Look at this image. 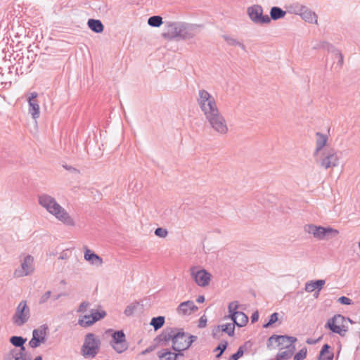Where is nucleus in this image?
I'll return each instance as SVG.
<instances>
[{
    "instance_id": "nucleus-1",
    "label": "nucleus",
    "mask_w": 360,
    "mask_h": 360,
    "mask_svg": "<svg viewBox=\"0 0 360 360\" xmlns=\"http://www.w3.org/2000/svg\"><path fill=\"white\" fill-rule=\"evenodd\" d=\"M197 103L211 128L219 135H226L229 127L225 117L220 112L214 98L206 90L198 91Z\"/></svg>"
},
{
    "instance_id": "nucleus-2",
    "label": "nucleus",
    "mask_w": 360,
    "mask_h": 360,
    "mask_svg": "<svg viewBox=\"0 0 360 360\" xmlns=\"http://www.w3.org/2000/svg\"><path fill=\"white\" fill-rule=\"evenodd\" d=\"M39 203L41 206L51 214L56 217L57 219L67 226H75L74 219L70 216L67 211L62 207L52 196L43 194L39 196Z\"/></svg>"
},
{
    "instance_id": "nucleus-3",
    "label": "nucleus",
    "mask_w": 360,
    "mask_h": 360,
    "mask_svg": "<svg viewBox=\"0 0 360 360\" xmlns=\"http://www.w3.org/2000/svg\"><path fill=\"white\" fill-rule=\"evenodd\" d=\"M315 162L319 167L328 169L339 165L340 156L338 152L333 148H325L319 155H313Z\"/></svg>"
},
{
    "instance_id": "nucleus-4",
    "label": "nucleus",
    "mask_w": 360,
    "mask_h": 360,
    "mask_svg": "<svg viewBox=\"0 0 360 360\" xmlns=\"http://www.w3.org/2000/svg\"><path fill=\"white\" fill-rule=\"evenodd\" d=\"M101 341L96 335L89 333L85 335L81 353L85 358H94L98 353Z\"/></svg>"
},
{
    "instance_id": "nucleus-5",
    "label": "nucleus",
    "mask_w": 360,
    "mask_h": 360,
    "mask_svg": "<svg viewBox=\"0 0 360 360\" xmlns=\"http://www.w3.org/2000/svg\"><path fill=\"white\" fill-rule=\"evenodd\" d=\"M197 339V336L184 332V328H176V330L173 335L172 349H189Z\"/></svg>"
},
{
    "instance_id": "nucleus-6",
    "label": "nucleus",
    "mask_w": 360,
    "mask_h": 360,
    "mask_svg": "<svg viewBox=\"0 0 360 360\" xmlns=\"http://www.w3.org/2000/svg\"><path fill=\"white\" fill-rule=\"evenodd\" d=\"M305 232L312 234L318 240L329 239L338 235L339 231L331 227H323L314 224H307L304 227Z\"/></svg>"
},
{
    "instance_id": "nucleus-7",
    "label": "nucleus",
    "mask_w": 360,
    "mask_h": 360,
    "mask_svg": "<svg viewBox=\"0 0 360 360\" xmlns=\"http://www.w3.org/2000/svg\"><path fill=\"white\" fill-rule=\"evenodd\" d=\"M30 317V310L27 301L22 300L18 305L15 312L12 317L13 322L17 326H21L27 323Z\"/></svg>"
},
{
    "instance_id": "nucleus-8",
    "label": "nucleus",
    "mask_w": 360,
    "mask_h": 360,
    "mask_svg": "<svg viewBox=\"0 0 360 360\" xmlns=\"http://www.w3.org/2000/svg\"><path fill=\"white\" fill-rule=\"evenodd\" d=\"M345 320V317L344 316L336 314L333 318L328 320L325 327L330 330L333 333L344 337L347 331V328L342 325Z\"/></svg>"
},
{
    "instance_id": "nucleus-9",
    "label": "nucleus",
    "mask_w": 360,
    "mask_h": 360,
    "mask_svg": "<svg viewBox=\"0 0 360 360\" xmlns=\"http://www.w3.org/2000/svg\"><path fill=\"white\" fill-rule=\"evenodd\" d=\"M248 14L255 24H269L271 18L268 15H263V8L260 5H253L248 8Z\"/></svg>"
},
{
    "instance_id": "nucleus-10",
    "label": "nucleus",
    "mask_w": 360,
    "mask_h": 360,
    "mask_svg": "<svg viewBox=\"0 0 360 360\" xmlns=\"http://www.w3.org/2000/svg\"><path fill=\"white\" fill-rule=\"evenodd\" d=\"M110 345L117 353H122L127 349L128 344L123 330H116L112 334Z\"/></svg>"
},
{
    "instance_id": "nucleus-11",
    "label": "nucleus",
    "mask_w": 360,
    "mask_h": 360,
    "mask_svg": "<svg viewBox=\"0 0 360 360\" xmlns=\"http://www.w3.org/2000/svg\"><path fill=\"white\" fill-rule=\"evenodd\" d=\"M190 271L191 275L197 285L205 287L210 284L212 275L207 270L204 269L198 270L196 266H192Z\"/></svg>"
},
{
    "instance_id": "nucleus-12",
    "label": "nucleus",
    "mask_w": 360,
    "mask_h": 360,
    "mask_svg": "<svg viewBox=\"0 0 360 360\" xmlns=\"http://www.w3.org/2000/svg\"><path fill=\"white\" fill-rule=\"evenodd\" d=\"M21 269H16L14 271V276L16 278L31 275L34 271V257L27 255L21 262Z\"/></svg>"
},
{
    "instance_id": "nucleus-13",
    "label": "nucleus",
    "mask_w": 360,
    "mask_h": 360,
    "mask_svg": "<svg viewBox=\"0 0 360 360\" xmlns=\"http://www.w3.org/2000/svg\"><path fill=\"white\" fill-rule=\"evenodd\" d=\"M202 27V25L181 22L178 39L187 40L193 38L197 34V29Z\"/></svg>"
},
{
    "instance_id": "nucleus-14",
    "label": "nucleus",
    "mask_w": 360,
    "mask_h": 360,
    "mask_svg": "<svg viewBox=\"0 0 360 360\" xmlns=\"http://www.w3.org/2000/svg\"><path fill=\"white\" fill-rule=\"evenodd\" d=\"M180 25L181 22H167L165 23V32L162 34V37L164 39L169 40L178 39Z\"/></svg>"
},
{
    "instance_id": "nucleus-15",
    "label": "nucleus",
    "mask_w": 360,
    "mask_h": 360,
    "mask_svg": "<svg viewBox=\"0 0 360 360\" xmlns=\"http://www.w3.org/2000/svg\"><path fill=\"white\" fill-rule=\"evenodd\" d=\"M176 330V328L167 327L162 330L160 334L156 336L153 341L158 346L160 345H167V343L171 340L172 341L173 335Z\"/></svg>"
},
{
    "instance_id": "nucleus-16",
    "label": "nucleus",
    "mask_w": 360,
    "mask_h": 360,
    "mask_svg": "<svg viewBox=\"0 0 360 360\" xmlns=\"http://www.w3.org/2000/svg\"><path fill=\"white\" fill-rule=\"evenodd\" d=\"M283 340H287L289 343L290 342H295L297 339L295 337L293 336H289L288 335H272L269 338L266 342V347L268 349L271 350L273 349H275V347L274 346V343L275 342L276 344L277 347L281 346V341H283Z\"/></svg>"
},
{
    "instance_id": "nucleus-17",
    "label": "nucleus",
    "mask_w": 360,
    "mask_h": 360,
    "mask_svg": "<svg viewBox=\"0 0 360 360\" xmlns=\"http://www.w3.org/2000/svg\"><path fill=\"white\" fill-rule=\"evenodd\" d=\"M106 312L103 310L98 311V310H94L92 309L91 311V319L87 321H84L81 319L78 320V324L82 327H89L94 324L96 321H100L101 319H103L105 317Z\"/></svg>"
},
{
    "instance_id": "nucleus-18",
    "label": "nucleus",
    "mask_w": 360,
    "mask_h": 360,
    "mask_svg": "<svg viewBox=\"0 0 360 360\" xmlns=\"http://www.w3.org/2000/svg\"><path fill=\"white\" fill-rule=\"evenodd\" d=\"M37 96L38 94L37 92H32L27 98L29 103V112L32 115L33 119L38 118L40 115L39 105L36 100Z\"/></svg>"
},
{
    "instance_id": "nucleus-19",
    "label": "nucleus",
    "mask_w": 360,
    "mask_h": 360,
    "mask_svg": "<svg viewBox=\"0 0 360 360\" xmlns=\"http://www.w3.org/2000/svg\"><path fill=\"white\" fill-rule=\"evenodd\" d=\"M198 309V307L191 300H188L180 303L178 306L176 311L177 313L182 315H188L191 312L195 311Z\"/></svg>"
},
{
    "instance_id": "nucleus-20",
    "label": "nucleus",
    "mask_w": 360,
    "mask_h": 360,
    "mask_svg": "<svg viewBox=\"0 0 360 360\" xmlns=\"http://www.w3.org/2000/svg\"><path fill=\"white\" fill-rule=\"evenodd\" d=\"M316 149L313 153V155H319L321 151L324 150L325 146H326L328 137L326 134H323L321 132L316 133Z\"/></svg>"
},
{
    "instance_id": "nucleus-21",
    "label": "nucleus",
    "mask_w": 360,
    "mask_h": 360,
    "mask_svg": "<svg viewBox=\"0 0 360 360\" xmlns=\"http://www.w3.org/2000/svg\"><path fill=\"white\" fill-rule=\"evenodd\" d=\"M300 11V15L304 21L309 23H317V15L314 12L304 6H301Z\"/></svg>"
},
{
    "instance_id": "nucleus-22",
    "label": "nucleus",
    "mask_w": 360,
    "mask_h": 360,
    "mask_svg": "<svg viewBox=\"0 0 360 360\" xmlns=\"http://www.w3.org/2000/svg\"><path fill=\"white\" fill-rule=\"evenodd\" d=\"M84 249L85 260L89 262L91 264H95L97 266H100L103 264V259L100 256L88 249L86 246L84 247Z\"/></svg>"
},
{
    "instance_id": "nucleus-23",
    "label": "nucleus",
    "mask_w": 360,
    "mask_h": 360,
    "mask_svg": "<svg viewBox=\"0 0 360 360\" xmlns=\"http://www.w3.org/2000/svg\"><path fill=\"white\" fill-rule=\"evenodd\" d=\"M295 342H290L288 345H285V351L279 352L276 354V358L278 360H287L292 357L295 350V346L294 345Z\"/></svg>"
},
{
    "instance_id": "nucleus-24",
    "label": "nucleus",
    "mask_w": 360,
    "mask_h": 360,
    "mask_svg": "<svg viewBox=\"0 0 360 360\" xmlns=\"http://www.w3.org/2000/svg\"><path fill=\"white\" fill-rule=\"evenodd\" d=\"M325 283V280L322 279L311 281L309 282L306 283L305 290L307 292H311L316 289L318 292H319L323 288Z\"/></svg>"
},
{
    "instance_id": "nucleus-25",
    "label": "nucleus",
    "mask_w": 360,
    "mask_h": 360,
    "mask_svg": "<svg viewBox=\"0 0 360 360\" xmlns=\"http://www.w3.org/2000/svg\"><path fill=\"white\" fill-rule=\"evenodd\" d=\"M87 25L89 29L95 33L99 34L103 32L104 26L100 20L89 19Z\"/></svg>"
},
{
    "instance_id": "nucleus-26",
    "label": "nucleus",
    "mask_w": 360,
    "mask_h": 360,
    "mask_svg": "<svg viewBox=\"0 0 360 360\" xmlns=\"http://www.w3.org/2000/svg\"><path fill=\"white\" fill-rule=\"evenodd\" d=\"M286 12L282 8L278 6H273L270 10V18L271 20H277L284 18Z\"/></svg>"
},
{
    "instance_id": "nucleus-27",
    "label": "nucleus",
    "mask_w": 360,
    "mask_h": 360,
    "mask_svg": "<svg viewBox=\"0 0 360 360\" xmlns=\"http://www.w3.org/2000/svg\"><path fill=\"white\" fill-rule=\"evenodd\" d=\"M4 360H27V359L19 354L17 348H13L4 355Z\"/></svg>"
},
{
    "instance_id": "nucleus-28",
    "label": "nucleus",
    "mask_w": 360,
    "mask_h": 360,
    "mask_svg": "<svg viewBox=\"0 0 360 360\" xmlns=\"http://www.w3.org/2000/svg\"><path fill=\"white\" fill-rule=\"evenodd\" d=\"M165 323V318L163 316H158L152 318L150 324L153 327L155 330L161 328Z\"/></svg>"
},
{
    "instance_id": "nucleus-29",
    "label": "nucleus",
    "mask_w": 360,
    "mask_h": 360,
    "mask_svg": "<svg viewBox=\"0 0 360 360\" xmlns=\"http://www.w3.org/2000/svg\"><path fill=\"white\" fill-rule=\"evenodd\" d=\"M158 356L160 360H176L173 352L169 349H162L158 352Z\"/></svg>"
},
{
    "instance_id": "nucleus-30",
    "label": "nucleus",
    "mask_w": 360,
    "mask_h": 360,
    "mask_svg": "<svg viewBox=\"0 0 360 360\" xmlns=\"http://www.w3.org/2000/svg\"><path fill=\"white\" fill-rule=\"evenodd\" d=\"M27 341V338H23L22 336H17L13 335L11 336L9 339L10 343L15 347V348H18L20 346H22V345H25V343Z\"/></svg>"
},
{
    "instance_id": "nucleus-31",
    "label": "nucleus",
    "mask_w": 360,
    "mask_h": 360,
    "mask_svg": "<svg viewBox=\"0 0 360 360\" xmlns=\"http://www.w3.org/2000/svg\"><path fill=\"white\" fill-rule=\"evenodd\" d=\"M248 342H245L243 345L240 346L237 350V352L232 355H231L228 360H238L240 357H242L247 350V344Z\"/></svg>"
},
{
    "instance_id": "nucleus-32",
    "label": "nucleus",
    "mask_w": 360,
    "mask_h": 360,
    "mask_svg": "<svg viewBox=\"0 0 360 360\" xmlns=\"http://www.w3.org/2000/svg\"><path fill=\"white\" fill-rule=\"evenodd\" d=\"M221 332L226 333L229 336L233 337L235 335V326L232 323H226L223 325H219Z\"/></svg>"
},
{
    "instance_id": "nucleus-33",
    "label": "nucleus",
    "mask_w": 360,
    "mask_h": 360,
    "mask_svg": "<svg viewBox=\"0 0 360 360\" xmlns=\"http://www.w3.org/2000/svg\"><path fill=\"white\" fill-rule=\"evenodd\" d=\"M314 49H326L328 52H335L336 48L331 44L327 41H319L316 45L313 47Z\"/></svg>"
},
{
    "instance_id": "nucleus-34",
    "label": "nucleus",
    "mask_w": 360,
    "mask_h": 360,
    "mask_svg": "<svg viewBox=\"0 0 360 360\" xmlns=\"http://www.w3.org/2000/svg\"><path fill=\"white\" fill-rule=\"evenodd\" d=\"M222 37L229 46H238L243 50L245 51V46L242 42L226 34L223 35Z\"/></svg>"
},
{
    "instance_id": "nucleus-35",
    "label": "nucleus",
    "mask_w": 360,
    "mask_h": 360,
    "mask_svg": "<svg viewBox=\"0 0 360 360\" xmlns=\"http://www.w3.org/2000/svg\"><path fill=\"white\" fill-rule=\"evenodd\" d=\"M162 23V18L160 15L151 16L148 20V24L153 27H159Z\"/></svg>"
},
{
    "instance_id": "nucleus-36",
    "label": "nucleus",
    "mask_w": 360,
    "mask_h": 360,
    "mask_svg": "<svg viewBox=\"0 0 360 360\" xmlns=\"http://www.w3.org/2000/svg\"><path fill=\"white\" fill-rule=\"evenodd\" d=\"M237 316H238V321H237V324L236 326L239 328L246 326V324L248 322V316L244 312L240 311Z\"/></svg>"
},
{
    "instance_id": "nucleus-37",
    "label": "nucleus",
    "mask_w": 360,
    "mask_h": 360,
    "mask_svg": "<svg viewBox=\"0 0 360 360\" xmlns=\"http://www.w3.org/2000/svg\"><path fill=\"white\" fill-rule=\"evenodd\" d=\"M228 347V342L226 340H222L218 346L214 349V352L219 351V352L216 355L217 358H219L222 356L223 353L225 352Z\"/></svg>"
},
{
    "instance_id": "nucleus-38",
    "label": "nucleus",
    "mask_w": 360,
    "mask_h": 360,
    "mask_svg": "<svg viewBox=\"0 0 360 360\" xmlns=\"http://www.w3.org/2000/svg\"><path fill=\"white\" fill-rule=\"evenodd\" d=\"M330 348L331 347L328 344L323 345L320 352H319V355L318 356V360L326 359V357H323V356L326 354H328V356H329V354L330 353H333L332 352L330 351Z\"/></svg>"
},
{
    "instance_id": "nucleus-39",
    "label": "nucleus",
    "mask_w": 360,
    "mask_h": 360,
    "mask_svg": "<svg viewBox=\"0 0 360 360\" xmlns=\"http://www.w3.org/2000/svg\"><path fill=\"white\" fill-rule=\"evenodd\" d=\"M139 305V302H134L128 305L126 309H124V314L127 316H130L133 315L134 311L137 309L138 306Z\"/></svg>"
},
{
    "instance_id": "nucleus-40",
    "label": "nucleus",
    "mask_w": 360,
    "mask_h": 360,
    "mask_svg": "<svg viewBox=\"0 0 360 360\" xmlns=\"http://www.w3.org/2000/svg\"><path fill=\"white\" fill-rule=\"evenodd\" d=\"M278 313L277 312L271 314L269 318L268 322L263 324V328H268L277 322L278 321Z\"/></svg>"
},
{
    "instance_id": "nucleus-41",
    "label": "nucleus",
    "mask_w": 360,
    "mask_h": 360,
    "mask_svg": "<svg viewBox=\"0 0 360 360\" xmlns=\"http://www.w3.org/2000/svg\"><path fill=\"white\" fill-rule=\"evenodd\" d=\"M29 345L32 348H37L39 346L38 340V330L34 329L32 332V338L29 342Z\"/></svg>"
},
{
    "instance_id": "nucleus-42",
    "label": "nucleus",
    "mask_w": 360,
    "mask_h": 360,
    "mask_svg": "<svg viewBox=\"0 0 360 360\" xmlns=\"http://www.w3.org/2000/svg\"><path fill=\"white\" fill-rule=\"evenodd\" d=\"M238 308V302L237 301L231 302L228 306V310L229 314H239V311H237Z\"/></svg>"
},
{
    "instance_id": "nucleus-43",
    "label": "nucleus",
    "mask_w": 360,
    "mask_h": 360,
    "mask_svg": "<svg viewBox=\"0 0 360 360\" xmlns=\"http://www.w3.org/2000/svg\"><path fill=\"white\" fill-rule=\"evenodd\" d=\"M307 349L306 347L301 349L298 352H297L294 357V360H304L307 356Z\"/></svg>"
},
{
    "instance_id": "nucleus-44",
    "label": "nucleus",
    "mask_w": 360,
    "mask_h": 360,
    "mask_svg": "<svg viewBox=\"0 0 360 360\" xmlns=\"http://www.w3.org/2000/svg\"><path fill=\"white\" fill-rule=\"evenodd\" d=\"M155 234L160 238H165L168 232L166 229L158 227L155 230Z\"/></svg>"
},
{
    "instance_id": "nucleus-45",
    "label": "nucleus",
    "mask_w": 360,
    "mask_h": 360,
    "mask_svg": "<svg viewBox=\"0 0 360 360\" xmlns=\"http://www.w3.org/2000/svg\"><path fill=\"white\" fill-rule=\"evenodd\" d=\"M338 302L342 304L350 305L353 304V301L345 296H341L338 298Z\"/></svg>"
},
{
    "instance_id": "nucleus-46",
    "label": "nucleus",
    "mask_w": 360,
    "mask_h": 360,
    "mask_svg": "<svg viewBox=\"0 0 360 360\" xmlns=\"http://www.w3.org/2000/svg\"><path fill=\"white\" fill-rule=\"evenodd\" d=\"M220 333H221V330H220V328L219 327V326H215L212 330V338L214 339L219 340L220 338Z\"/></svg>"
},
{
    "instance_id": "nucleus-47",
    "label": "nucleus",
    "mask_w": 360,
    "mask_h": 360,
    "mask_svg": "<svg viewBox=\"0 0 360 360\" xmlns=\"http://www.w3.org/2000/svg\"><path fill=\"white\" fill-rule=\"evenodd\" d=\"M207 321V319L206 316L205 315L202 316L198 321V327L200 328H203L206 327Z\"/></svg>"
},
{
    "instance_id": "nucleus-48",
    "label": "nucleus",
    "mask_w": 360,
    "mask_h": 360,
    "mask_svg": "<svg viewBox=\"0 0 360 360\" xmlns=\"http://www.w3.org/2000/svg\"><path fill=\"white\" fill-rule=\"evenodd\" d=\"M51 292L50 290L46 291L39 299V304H44L45 303L51 296Z\"/></svg>"
},
{
    "instance_id": "nucleus-49",
    "label": "nucleus",
    "mask_w": 360,
    "mask_h": 360,
    "mask_svg": "<svg viewBox=\"0 0 360 360\" xmlns=\"http://www.w3.org/2000/svg\"><path fill=\"white\" fill-rule=\"evenodd\" d=\"M89 304H89V302L88 301H84V302H82L79 304V307H78V309H77V312H79V313L84 312V311L86 310V307H87Z\"/></svg>"
},
{
    "instance_id": "nucleus-50",
    "label": "nucleus",
    "mask_w": 360,
    "mask_h": 360,
    "mask_svg": "<svg viewBox=\"0 0 360 360\" xmlns=\"http://www.w3.org/2000/svg\"><path fill=\"white\" fill-rule=\"evenodd\" d=\"M335 56H337L338 58V63L342 66V64H343V55L342 54V53L336 49V51H335V52H333Z\"/></svg>"
},
{
    "instance_id": "nucleus-51",
    "label": "nucleus",
    "mask_w": 360,
    "mask_h": 360,
    "mask_svg": "<svg viewBox=\"0 0 360 360\" xmlns=\"http://www.w3.org/2000/svg\"><path fill=\"white\" fill-rule=\"evenodd\" d=\"M186 349H184V348H174V349H172V350L176 352H173L174 356H175L176 360H177V357L179 356H184L183 351H185Z\"/></svg>"
},
{
    "instance_id": "nucleus-52",
    "label": "nucleus",
    "mask_w": 360,
    "mask_h": 360,
    "mask_svg": "<svg viewBox=\"0 0 360 360\" xmlns=\"http://www.w3.org/2000/svg\"><path fill=\"white\" fill-rule=\"evenodd\" d=\"M38 330L39 335H46V332L48 330V326L46 324L41 325Z\"/></svg>"
},
{
    "instance_id": "nucleus-53",
    "label": "nucleus",
    "mask_w": 360,
    "mask_h": 360,
    "mask_svg": "<svg viewBox=\"0 0 360 360\" xmlns=\"http://www.w3.org/2000/svg\"><path fill=\"white\" fill-rule=\"evenodd\" d=\"M156 347H158V345L153 342L152 345L149 346L148 348H146L144 351L142 352V354H146L150 353L152 351H153Z\"/></svg>"
},
{
    "instance_id": "nucleus-54",
    "label": "nucleus",
    "mask_w": 360,
    "mask_h": 360,
    "mask_svg": "<svg viewBox=\"0 0 360 360\" xmlns=\"http://www.w3.org/2000/svg\"><path fill=\"white\" fill-rule=\"evenodd\" d=\"M18 348L19 349H17V352L19 353V354L22 355V357L26 358V348L25 345H22V346H20Z\"/></svg>"
},
{
    "instance_id": "nucleus-55",
    "label": "nucleus",
    "mask_w": 360,
    "mask_h": 360,
    "mask_svg": "<svg viewBox=\"0 0 360 360\" xmlns=\"http://www.w3.org/2000/svg\"><path fill=\"white\" fill-rule=\"evenodd\" d=\"M322 339V336L319 337V338L317 339H311V338H308L307 340H306V342L308 344V345H315L316 344L317 342H319Z\"/></svg>"
},
{
    "instance_id": "nucleus-56",
    "label": "nucleus",
    "mask_w": 360,
    "mask_h": 360,
    "mask_svg": "<svg viewBox=\"0 0 360 360\" xmlns=\"http://www.w3.org/2000/svg\"><path fill=\"white\" fill-rule=\"evenodd\" d=\"M259 319V312L258 311H255L251 316V321L252 323H255Z\"/></svg>"
},
{
    "instance_id": "nucleus-57",
    "label": "nucleus",
    "mask_w": 360,
    "mask_h": 360,
    "mask_svg": "<svg viewBox=\"0 0 360 360\" xmlns=\"http://www.w3.org/2000/svg\"><path fill=\"white\" fill-rule=\"evenodd\" d=\"M228 318L233 321L232 324H234V326L237 324V314H229Z\"/></svg>"
},
{
    "instance_id": "nucleus-58",
    "label": "nucleus",
    "mask_w": 360,
    "mask_h": 360,
    "mask_svg": "<svg viewBox=\"0 0 360 360\" xmlns=\"http://www.w3.org/2000/svg\"><path fill=\"white\" fill-rule=\"evenodd\" d=\"M82 319L84 321H89L91 319V314H89V315H84V316H79V319L78 320H81Z\"/></svg>"
},
{
    "instance_id": "nucleus-59",
    "label": "nucleus",
    "mask_w": 360,
    "mask_h": 360,
    "mask_svg": "<svg viewBox=\"0 0 360 360\" xmlns=\"http://www.w3.org/2000/svg\"><path fill=\"white\" fill-rule=\"evenodd\" d=\"M46 335H38V340H39V345L41 343H44L45 342V341H46Z\"/></svg>"
},
{
    "instance_id": "nucleus-60",
    "label": "nucleus",
    "mask_w": 360,
    "mask_h": 360,
    "mask_svg": "<svg viewBox=\"0 0 360 360\" xmlns=\"http://www.w3.org/2000/svg\"><path fill=\"white\" fill-rule=\"evenodd\" d=\"M289 342L287 340H283V341H281L280 349L285 348V345H288Z\"/></svg>"
},
{
    "instance_id": "nucleus-61",
    "label": "nucleus",
    "mask_w": 360,
    "mask_h": 360,
    "mask_svg": "<svg viewBox=\"0 0 360 360\" xmlns=\"http://www.w3.org/2000/svg\"><path fill=\"white\" fill-rule=\"evenodd\" d=\"M196 302L198 303H202L205 302V297L203 295H199L196 299Z\"/></svg>"
},
{
    "instance_id": "nucleus-62",
    "label": "nucleus",
    "mask_w": 360,
    "mask_h": 360,
    "mask_svg": "<svg viewBox=\"0 0 360 360\" xmlns=\"http://www.w3.org/2000/svg\"><path fill=\"white\" fill-rule=\"evenodd\" d=\"M63 167L65 168L68 171H76L77 169L72 167V166H68V165H63Z\"/></svg>"
},
{
    "instance_id": "nucleus-63",
    "label": "nucleus",
    "mask_w": 360,
    "mask_h": 360,
    "mask_svg": "<svg viewBox=\"0 0 360 360\" xmlns=\"http://www.w3.org/2000/svg\"><path fill=\"white\" fill-rule=\"evenodd\" d=\"M68 255L67 253H65V252H62L59 257V259H66L68 258Z\"/></svg>"
},
{
    "instance_id": "nucleus-64",
    "label": "nucleus",
    "mask_w": 360,
    "mask_h": 360,
    "mask_svg": "<svg viewBox=\"0 0 360 360\" xmlns=\"http://www.w3.org/2000/svg\"><path fill=\"white\" fill-rule=\"evenodd\" d=\"M334 354L333 353H330L329 356H326V360H333V359Z\"/></svg>"
}]
</instances>
